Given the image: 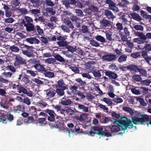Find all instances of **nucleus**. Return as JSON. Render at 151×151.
I'll use <instances>...</instances> for the list:
<instances>
[{
  "mask_svg": "<svg viewBox=\"0 0 151 151\" xmlns=\"http://www.w3.org/2000/svg\"><path fill=\"white\" fill-rule=\"evenodd\" d=\"M133 123L135 124H147L148 127L149 124L151 125V116L139 113L137 117L134 118L133 116Z\"/></svg>",
  "mask_w": 151,
  "mask_h": 151,
  "instance_id": "obj_1",
  "label": "nucleus"
},
{
  "mask_svg": "<svg viewBox=\"0 0 151 151\" xmlns=\"http://www.w3.org/2000/svg\"><path fill=\"white\" fill-rule=\"evenodd\" d=\"M132 121H131L130 119H128L126 117L123 116L119 120L115 119L113 122V123L119 125L123 131V132L119 133L120 134H121L124 133V130L127 129L129 126H132Z\"/></svg>",
  "mask_w": 151,
  "mask_h": 151,
  "instance_id": "obj_2",
  "label": "nucleus"
},
{
  "mask_svg": "<svg viewBox=\"0 0 151 151\" xmlns=\"http://www.w3.org/2000/svg\"><path fill=\"white\" fill-rule=\"evenodd\" d=\"M59 35H57V40L58 41L57 42L58 45L60 47H64L68 45V42L66 41V37L64 35L58 33Z\"/></svg>",
  "mask_w": 151,
  "mask_h": 151,
  "instance_id": "obj_3",
  "label": "nucleus"
},
{
  "mask_svg": "<svg viewBox=\"0 0 151 151\" xmlns=\"http://www.w3.org/2000/svg\"><path fill=\"white\" fill-rule=\"evenodd\" d=\"M94 130L95 131L98 132V135H104L107 137H111L112 136V133L109 132L106 129L102 131L103 128L101 127H95L94 128Z\"/></svg>",
  "mask_w": 151,
  "mask_h": 151,
  "instance_id": "obj_4",
  "label": "nucleus"
},
{
  "mask_svg": "<svg viewBox=\"0 0 151 151\" xmlns=\"http://www.w3.org/2000/svg\"><path fill=\"white\" fill-rule=\"evenodd\" d=\"M100 23V28L101 29H107L111 26V22L105 19H103Z\"/></svg>",
  "mask_w": 151,
  "mask_h": 151,
  "instance_id": "obj_5",
  "label": "nucleus"
},
{
  "mask_svg": "<svg viewBox=\"0 0 151 151\" xmlns=\"http://www.w3.org/2000/svg\"><path fill=\"white\" fill-rule=\"evenodd\" d=\"M26 63L25 60L20 56L16 55L14 65L15 67H19L21 65H24Z\"/></svg>",
  "mask_w": 151,
  "mask_h": 151,
  "instance_id": "obj_6",
  "label": "nucleus"
},
{
  "mask_svg": "<svg viewBox=\"0 0 151 151\" xmlns=\"http://www.w3.org/2000/svg\"><path fill=\"white\" fill-rule=\"evenodd\" d=\"M134 33L136 36L139 37L141 40H145L147 39H151V33L148 32L144 35L142 32H134Z\"/></svg>",
  "mask_w": 151,
  "mask_h": 151,
  "instance_id": "obj_7",
  "label": "nucleus"
},
{
  "mask_svg": "<svg viewBox=\"0 0 151 151\" xmlns=\"http://www.w3.org/2000/svg\"><path fill=\"white\" fill-rule=\"evenodd\" d=\"M17 92L20 93H22L27 95V96L29 97H31L33 96V93L32 91H28L26 88L22 86V85H20V87L19 88L17 91Z\"/></svg>",
  "mask_w": 151,
  "mask_h": 151,
  "instance_id": "obj_8",
  "label": "nucleus"
},
{
  "mask_svg": "<svg viewBox=\"0 0 151 151\" xmlns=\"http://www.w3.org/2000/svg\"><path fill=\"white\" fill-rule=\"evenodd\" d=\"M102 58L104 60L110 62L114 61L116 58V56L113 54H107L103 56Z\"/></svg>",
  "mask_w": 151,
  "mask_h": 151,
  "instance_id": "obj_9",
  "label": "nucleus"
},
{
  "mask_svg": "<svg viewBox=\"0 0 151 151\" xmlns=\"http://www.w3.org/2000/svg\"><path fill=\"white\" fill-rule=\"evenodd\" d=\"M105 73V75L107 76L110 79H116L118 76L117 74L110 71L106 70Z\"/></svg>",
  "mask_w": 151,
  "mask_h": 151,
  "instance_id": "obj_10",
  "label": "nucleus"
},
{
  "mask_svg": "<svg viewBox=\"0 0 151 151\" xmlns=\"http://www.w3.org/2000/svg\"><path fill=\"white\" fill-rule=\"evenodd\" d=\"M106 3L109 4V7L110 9L114 11L117 12L118 10L115 4L111 0H106Z\"/></svg>",
  "mask_w": 151,
  "mask_h": 151,
  "instance_id": "obj_11",
  "label": "nucleus"
},
{
  "mask_svg": "<svg viewBox=\"0 0 151 151\" xmlns=\"http://www.w3.org/2000/svg\"><path fill=\"white\" fill-rule=\"evenodd\" d=\"M110 129L111 133L117 132L121 129V127L119 125H113L110 126H108Z\"/></svg>",
  "mask_w": 151,
  "mask_h": 151,
  "instance_id": "obj_12",
  "label": "nucleus"
},
{
  "mask_svg": "<svg viewBox=\"0 0 151 151\" xmlns=\"http://www.w3.org/2000/svg\"><path fill=\"white\" fill-rule=\"evenodd\" d=\"M61 104L64 106H70L73 103V101L70 99L63 98L61 100Z\"/></svg>",
  "mask_w": 151,
  "mask_h": 151,
  "instance_id": "obj_13",
  "label": "nucleus"
},
{
  "mask_svg": "<svg viewBox=\"0 0 151 151\" xmlns=\"http://www.w3.org/2000/svg\"><path fill=\"white\" fill-rule=\"evenodd\" d=\"M26 40L27 42L31 44H38L40 42L39 40L35 37H30L27 38Z\"/></svg>",
  "mask_w": 151,
  "mask_h": 151,
  "instance_id": "obj_14",
  "label": "nucleus"
},
{
  "mask_svg": "<svg viewBox=\"0 0 151 151\" xmlns=\"http://www.w3.org/2000/svg\"><path fill=\"white\" fill-rule=\"evenodd\" d=\"M23 25L24 27H26V29L27 32L32 31L35 29L34 25L32 23L28 24L27 23L23 24Z\"/></svg>",
  "mask_w": 151,
  "mask_h": 151,
  "instance_id": "obj_15",
  "label": "nucleus"
},
{
  "mask_svg": "<svg viewBox=\"0 0 151 151\" xmlns=\"http://www.w3.org/2000/svg\"><path fill=\"white\" fill-rule=\"evenodd\" d=\"M34 68L39 72L42 73L44 71L46 70L45 68L44 67V65H41L40 63L38 65L34 67Z\"/></svg>",
  "mask_w": 151,
  "mask_h": 151,
  "instance_id": "obj_16",
  "label": "nucleus"
},
{
  "mask_svg": "<svg viewBox=\"0 0 151 151\" xmlns=\"http://www.w3.org/2000/svg\"><path fill=\"white\" fill-rule=\"evenodd\" d=\"M75 81L80 84L78 87L80 88L84 89L86 86V83L84 81H83L81 78H78L75 79Z\"/></svg>",
  "mask_w": 151,
  "mask_h": 151,
  "instance_id": "obj_17",
  "label": "nucleus"
},
{
  "mask_svg": "<svg viewBox=\"0 0 151 151\" xmlns=\"http://www.w3.org/2000/svg\"><path fill=\"white\" fill-rule=\"evenodd\" d=\"M135 99L137 101H138L140 103L141 105L143 106H147V104L145 102L144 99L138 96L134 97V98H133V104H134L133 103L134 100Z\"/></svg>",
  "mask_w": 151,
  "mask_h": 151,
  "instance_id": "obj_18",
  "label": "nucleus"
},
{
  "mask_svg": "<svg viewBox=\"0 0 151 151\" xmlns=\"http://www.w3.org/2000/svg\"><path fill=\"white\" fill-rule=\"evenodd\" d=\"M66 87H63L62 88H56L55 91L57 94L60 96L64 94V90L66 89Z\"/></svg>",
  "mask_w": 151,
  "mask_h": 151,
  "instance_id": "obj_19",
  "label": "nucleus"
},
{
  "mask_svg": "<svg viewBox=\"0 0 151 151\" xmlns=\"http://www.w3.org/2000/svg\"><path fill=\"white\" fill-rule=\"evenodd\" d=\"M25 109V107L23 105H18L14 108V110L15 112H17L19 111H24Z\"/></svg>",
  "mask_w": 151,
  "mask_h": 151,
  "instance_id": "obj_20",
  "label": "nucleus"
},
{
  "mask_svg": "<svg viewBox=\"0 0 151 151\" xmlns=\"http://www.w3.org/2000/svg\"><path fill=\"white\" fill-rule=\"evenodd\" d=\"M30 63L32 65V66L34 68L35 66L40 63V61L38 59L33 58L30 60Z\"/></svg>",
  "mask_w": 151,
  "mask_h": 151,
  "instance_id": "obj_21",
  "label": "nucleus"
},
{
  "mask_svg": "<svg viewBox=\"0 0 151 151\" xmlns=\"http://www.w3.org/2000/svg\"><path fill=\"white\" fill-rule=\"evenodd\" d=\"M22 53L24 55L28 57H32L34 54L32 51H28L27 50H22Z\"/></svg>",
  "mask_w": 151,
  "mask_h": 151,
  "instance_id": "obj_22",
  "label": "nucleus"
},
{
  "mask_svg": "<svg viewBox=\"0 0 151 151\" xmlns=\"http://www.w3.org/2000/svg\"><path fill=\"white\" fill-rule=\"evenodd\" d=\"M119 68L123 71H125L129 70L132 71V65H130L127 66H125L123 65H120Z\"/></svg>",
  "mask_w": 151,
  "mask_h": 151,
  "instance_id": "obj_23",
  "label": "nucleus"
},
{
  "mask_svg": "<svg viewBox=\"0 0 151 151\" xmlns=\"http://www.w3.org/2000/svg\"><path fill=\"white\" fill-rule=\"evenodd\" d=\"M78 86H75V85L73 86L70 85L69 86V89L70 90L71 93L73 94L76 93L77 92Z\"/></svg>",
  "mask_w": 151,
  "mask_h": 151,
  "instance_id": "obj_24",
  "label": "nucleus"
},
{
  "mask_svg": "<svg viewBox=\"0 0 151 151\" xmlns=\"http://www.w3.org/2000/svg\"><path fill=\"white\" fill-rule=\"evenodd\" d=\"M64 84V82L62 79H61L58 80L57 82V83L56 84L55 86L56 88H62L63 87H66L63 86Z\"/></svg>",
  "mask_w": 151,
  "mask_h": 151,
  "instance_id": "obj_25",
  "label": "nucleus"
},
{
  "mask_svg": "<svg viewBox=\"0 0 151 151\" xmlns=\"http://www.w3.org/2000/svg\"><path fill=\"white\" fill-rule=\"evenodd\" d=\"M32 19L30 17L26 16L25 17V19H23L22 23L24 24L28 23V24L31 23V22H33Z\"/></svg>",
  "mask_w": 151,
  "mask_h": 151,
  "instance_id": "obj_26",
  "label": "nucleus"
},
{
  "mask_svg": "<svg viewBox=\"0 0 151 151\" xmlns=\"http://www.w3.org/2000/svg\"><path fill=\"white\" fill-rule=\"evenodd\" d=\"M105 13V15L109 19H113L115 18L114 15L110 11L106 10Z\"/></svg>",
  "mask_w": 151,
  "mask_h": 151,
  "instance_id": "obj_27",
  "label": "nucleus"
},
{
  "mask_svg": "<svg viewBox=\"0 0 151 151\" xmlns=\"http://www.w3.org/2000/svg\"><path fill=\"white\" fill-rule=\"evenodd\" d=\"M44 74L46 77L49 78H52L55 76V74L53 72L50 71H44Z\"/></svg>",
  "mask_w": 151,
  "mask_h": 151,
  "instance_id": "obj_28",
  "label": "nucleus"
},
{
  "mask_svg": "<svg viewBox=\"0 0 151 151\" xmlns=\"http://www.w3.org/2000/svg\"><path fill=\"white\" fill-rule=\"evenodd\" d=\"M142 55L143 58L146 60L147 62H149L150 60L151 59V58L148 57L147 54L146 52L143 51L142 52Z\"/></svg>",
  "mask_w": 151,
  "mask_h": 151,
  "instance_id": "obj_29",
  "label": "nucleus"
},
{
  "mask_svg": "<svg viewBox=\"0 0 151 151\" xmlns=\"http://www.w3.org/2000/svg\"><path fill=\"white\" fill-rule=\"evenodd\" d=\"M122 19L125 24L128 25L131 24V21L132 19L129 17H127V18H126L125 17V16H123L122 17Z\"/></svg>",
  "mask_w": 151,
  "mask_h": 151,
  "instance_id": "obj_30",
  "label": "nucleus"
},
{
  "mask_svg": "<svg viewBox=\"0 0 151 151\" xmlns=\"http://www.w3.org/2000/svg\"><path fill=\"white\" fill-rule=\"evenodd\" d=\"M103 101L106 103L108 106H111L113 104V103L110 99L108 98L107 97H104L103 98Z\"/></svg>",
  "mask_w": 151,
  "mask_h": 151,
  "instance_id": "obj_31",
  "label": "nucleus"
},
{
  "mask_svg": "<svg viewBox=\"0 0 151 151\" xmlns=\"http://www.w3.org/2000/svg\"><path fill=\"white\" fill-rule=\"evenodd\" d=\"M132 17L133 19L138 21L142 19V18L138 14L135 13H133Z\"/></svg>",
  "mask_w": 151,
  "mask_h": 151,
  "instance_id": "obj_32",
  "label": "nucleus"
},
{
  "mask_svg": "<svg viewBox=\"0 0 151 151\" xmlns=\"http://www.w3.org/2000/svg\"><path fill=\"white\" fill-rule=\"evenodd\" d=\"M96 39L98 41L101 43H104L105 42V39L104 37L100 35H97L95 36Z\"/></svg>",
  "mask_w": 151,
  "mask_h": 151,
  "instance_id": "obj_33",
  "label": "nucleus"
},
{
  "mask_svg": "<svg viewBox=\"0 0 151 151\" xmlns=\"http://www.w3.org/2000/svg\"><path fill=\"white\" fill-rule=\"evenodd\" d=\"M55 59L56 60L62 63L65 62L64 59L60 55L58 54L54 56Z\"/></svg>",
  "mask_w": 151,
  "mask_h": 151,
  "instance_id": "obj_34",
  "label": "nucleus"
},
{
  "mask_svg": "<svg viewBox=\"0 0 151 151\" xmlns=\"http://www.w3.org/2000/svg\"><path fill=\"white\" fill-rule=\"evenodd\" d=\"M129 1H126V0H121V1H120L119 4V6H122L123 7H127V5L129 4Z\"/></svg>",
  "mask_w": 151,
  "mask_h": 151,
  "instance_id": "obj_35",
  "label": "nucleus"
},
{
  "mask_svg": "<svg viewBox=\"0 0 151 151\" xmlns=\"http://www.w3.org/2000/svg\"><path fill=\"white\" fill-rule=\"evenodd\" d=\"M127 57L126 55H121L118 59V61L120 63H122L123 62L125 61L126 60Z\"/></svg>",
  "mask_w": 151,
  "mask_h": 151,
  "instance_id": "obj_36",
  "label": "nucleus"
},
{
  "mask_svg": "<svg viewBox=\"0 0 151 151\" xmlns=\"http://www.w3.org/2000/svg\"><path fill=\"white\" fill-rule=\"evenodd\" d=\"M81 31V32L83 33H87L89 31L88 27L85 25L82 26L81 28L79 29Z\"/></svg>",
  "mask_w": 151,
  "mask_h": 151,
  "instance_id": "obj_37",
  "label": "nucleus"
},
{
  "mask_svg": "<svg viewBox=\"0 0 151 151\" xmlns=\"http://www.w3.org/2000/svg\"><path fill=\"white\" fill-rule=\"evenodd\" d=\"M37 73V71H34L32 70L27 69L26 70V73L29 74L31 76L33 77H35L36 76Z\"/></svg>",
  "mask_w": 151,
  "mask_h": 151,
  "instance_id": "obj_38",
  "label": "nucleus"
},
{
  "mask_svg": "<svg viewBox=\"0 0 151 151\" xmlns=\"http://www.w3.org/2000/svg\"><path fill=\"white\" fill-rule=\"evenodd\" d=\"M89 9L91 11L94 12H98V8L94 6L93 4L91 5L89 7Z\"/></svg>",
  "mask_w": 151,
  "mask_h": 151,
  "instance_id": "obj_39",
  "label": "nucleus"
},
{
  "mask_svg": "<svg viewBox=\"0 0 151 151\" xmlns=\"http://www.w3.org/2000/svg\"><path fill=\"white\" fill-rule=\"evenodd\" d=\"M9 49L12 52H18L19 50V48L18 47L15 46L14 45L10 46Z\"/></svg>",
  "mask_w": 151,
  "mask_h": 151,
  "instance_id": "obj_40",
  "label": "nucleus"
},
{
  "mask_svg": "<svg viewBox=\"0 0 151 151\" xmlns=\"http://www.w3.org/2000/svg\"><path fill=\"white\" fill-rule=\"evenodd\" d=\"M29 12V13L34 15H37L40 12V10L37 9H30Z\"/></svg>",
  "mask_w": 151,
  "mask_h": 151,
  "instance_id": "obj_41",
  "label": "nucleus"
},
{
  "mask_svg": "<svg viewBox=\"0 0 151 151\" xmlns=\"http://www.w3.org/2000/svg\"><path fill=\"white\" fill-rule=\"evenodd\" d=\"M69 68L76 73H79V70L78 68L76 67L70 65L69 66Z\"/></svg>",
  "mask_w": 151,
  "mask_h": 151,
  "instance_id": "obj_42",
  "label": "nucleus"
},
{
  "mask_svg": "<svg viewBox=\"0 0 151 151\" xmlns=\"http://www.w3.org/2000/svg\"><path fill=\"white\" fill-rule=\"evenodd\" d=\"M92 73L94 76L96 78H99L101 76V73L99 70L97 71L95 70H93Z\"/></svg>",
  "mask_w": 151,
  "mask_h": 151,
  "instance_id": "obj_43",
  "label": "nucleus"
},
{
  "mask_svg": "<svg viewBox=\"0 0 151 151\" xmlns=\"http://www.w3.org/2000/svg\"><path fill=\"white\" fill-rule=\"evenodd\" d=\"M133 79L136 81L139 82L142 80L141 76L138 75H135L133 76Z\"/></svg>",
  "mask_w": 151,
  "mask_h": 151,
  "instance_id": "obj_44",
  "label": "nucleus"
},
{
  "mask_svg": "<svg viewBox=\"0 0 151 151\" xmlns=\"http://www.w3.org/2000/svg\"><path fill=\"white\" fill-rule=\"evenodd\" d=\"M55 94V92L54 91L50 90L49 92L47 93V95L49 98H51L54 97Z\"/></svg>",
  "mask_w": 151,
  "mask_h": 151,
  "instance_id": "obj_45",
  "label": "nucleus"
},
{
  "mask_svg": "<svg viewBox=\"0 0 151 151\" xmlns=\"http://www.w3.org/2000/svg\"><path fill=\"white\" fill-rule=\"evenodd\" d=\"M3 76L6 78H10L12 77V73L10 72H4L2 73Z\"/></svg>",
  "mask_w": 151,
  "mask_h": 151,
  "instance_id": "obj_46",
  "label": "nucleus"
},
{
  "mask_svg": "<svg viewBox=\"0 0 151 151\" xmlns=\"http://www.w3.org/2000/svg\"><path fill=\"white\" fill-rule=\"evenodd\" d=\"M78 108L80 109H83V111L86 112H87L88 111V107L82 104H79Z\"/></svg>",
  "mask_w": 151,
  "mask_h": 151,
  "instance_id": "obj_47",
  "label": "nucleus"
},
{
  "mask_svg": "<svg viewBox=\"0 0 151 151\" xmlns=\"http://www.w3.org/2000/svg\"><path fill=\"white\" fill-rule=\"evenodd\" d=\"M90 43L92 46L95 47L100 46L99 44L96 41L92 39L90 40Z\"/></svg>",
  "mask_w": 151,
  "mask_h": 151,
  "instance_id": "obj_48",
  "label": "nucleus"
},
{
  "mask_svg": "<svg viewBox=\"0 0 151 151\" xmlns=\"http://www.w3.org/2000/svg\"><path fill=\"white\" fill-rule=\"evenodd\" d=\"M44 111L48 114L50 115L49 116H54V114H55V113L53 110L49 109H47Z\"/></svg>",
  "mask_w": 151,
  "mask_h": 151,
  "instance_id": "obj_49",
  "label": "nucleus"
},
{
  "mask_svg": "<svg viewBox=\"0 0 151 151\" xmlns=\"http://www.w3.org/2000/svg\"><path fill=\"white\" fill-rule=\"evenodd\" d=\"M46 62L49 64L54 63L56 62V60L52 58H48L46 60Z\"/></svg>",
  "mask_w": 151,
  "mask_h": 151,
  "instance_id": "obj_50",
  "label": "nucleus"
},
{
  "mask_svg": "<svg viewBox=\"0 0 151 151\" xmlns=\"http://www.w3.org/2000/svg\"><path fill=\"white\" fill-rule=\"evenodd\" d=\"M65 47H66L65 48L68 49V51L71 52L72 53L76 51V50L75 48L70 45L68 46L67 45V46Z\"/></svg>",
  "mask_w": 151,
  "mask_h": 151,
  "instance_id": "obj_51",
  "label": "nucleus"
},
{
  "mask_svg": "<svg viewBox=\"0 0 151 151\" xmlns=\"http://www.w3.org/2000/svg\"><path fill=\"white\" fill-rule=\"evenodd\" d=\"M141 67L139 66H136L133 64V71L137 73L139 71Z\"/></svg>",
  "mask_w": 151,
  "mask_h": 151,
  "instance_id": "obj_52",
  "label": "nucleus"
},
{
  "mask_svg": "<svg viewBox=\"0 0 151 151\" xmlns=\"http://www.w3.org/2000/svg\"><path fill=\"white\" fill-rule=\"evenodd\" d=\"M40 40L41 42L45 45H46L48 42L47 38L44 36H42L40 38Z\"/></svg>",
  "mask_w": 151,
  "mask_h": 151,
  "instance_id": "obj_53",
  "label": "nucleus"
},
{
  "mask_svg": "<svg viewBox=\"0 0 151 151\" xmlns=\"http://www.w3.org/2000/svg\"><path fill=\"white\" fill-rule=\"evenodd\" d=\"M66 112L70 116L72 115L75 112L73 110L70 108L66 109Z\"/></svg>",
  "mask_w": 151,
  "mask_h": 151,
  "instance_id": "obj_54",
  "label": "nucleus"
},
{
  "mask_svg": "<svg viewBox=\"0 0 151 151\" xmlns=\"http://www.w3.org/2000/svg\"><path fill=\"white\" fill-rule=\"evenodd\" d=\"M123 109L124 111L129 112L131 115H132V109L129 107L127 106H124L123 108Z\"/></svg>",
  "mask_w": 151,
  "mask_h": 151,
  "instance_id": "obj_55",
  "label": "nucleus"
},
{
  "mask_svg": "<svg viewBox=\"0 0 151 151\" xmlns=\"http://www.w3.org/2000/svg\"><path fill=\"white\" fill-rule=\"evenodd\" d=\"M151 83V81L148 79L143 80L141 81V84L143 85L149 86Z\"/></svg>",
  "mask_w": 151,
  "mask_h": 151,
  "instance_id": "obj_56",
  "label": "nucleus"
},
{
  "mask_svg": "<svg viewBox=\"0 0 151 151\" xmlns=\"http://www.w3.org/2000/svg\"><path fill=\"white\" fill-rule=\"evenodd\" d=\"M65 24L66 25L68 26L69 27L72 29L74 28V27L71 22L69 20H66L65 22Z\"/></svg>",
  "mask_w": 151,
  "mask_h": 151,
  "instance_id": "obj_57",
  "label": "nucleus"
},
{
  "mask_svg": "<svg viewBox=\"0 0 151 151\" xmlns=\"http://www.w3.org/2000/svg\"><path fill=\"white\" fill-rule=\"evenodd\" d=\"M47 11L48 13L52 15H54L56 13L55 11H54L53 9L52 8H47Z\"/></svg>",
  "mask_w": 151,
  "mask_h": 151,
  "instance_id": "obj_58",
  "label": "nucleus"
},
{
  "mask_svg": "<svg viewBox=\"0 0 151 151\" xmlns=\"http://www.w3.org/2000/svg\"><path fill=\"white\" fill-rule=\"evenodd\" d=\"M139 73L141 74L142 76H147V71L142 68H141L140 69Z\"/></svg>",
  "mask_w": 151,
  "mask_h": 151,
  "instance_id": "obj_59",
  "label": "nucleus"
},
{
  "mask_svg": "<svg viewBox=\"0 0 151 151\" xmlns=\"http://www.w3.org/2000/svg\"><path fill=\"white\" fill-rule=\"evenodd\" d=\"M134 28L137 30L143 31L144 29L143 27L142 26L140 25H135L134 26Z\"/></svg>",
  "mask_w": 151,
  "mask_h": 151,
  "instance_id": "obj_60",
  "label": "nucleus"
},
{
  "mask_svg": "<svg viewBox=\"0 0 151 151\" xmlns=\"http://www.w3.org/2000/svg\"><path fill=\"white\" fill-rule=\"evenodd\" d=\"M22 80L25 84L28 83L30 82V80L28 76L26 75H25L24 77L23 78Z\"/></svg>",
  "mask_w": 151,
  "mask_h": 151,
  "instance_id": "obj_61",
  "label": "nucleus"
},
{
  "mask_svg": "<svg viewBox=\"0 0 151 151\" xmlns=\"http://www.w3.org/2000/svg\"><path fill=\"white\" fill-rule=\"evenodd\" d=\"M113 101L117 103H119L122 102L123 100L120 98H114V99Z\"/></svg>",
  "mask_w": 151,
  "mask_h": 151,
  "instance_id": "obj_62",
  "label": "nucleus"
},
{
  "mask_svg": "<svg viewBox=\"0 0 151 151\" xmlns=\"http://www.w3.org/2000/svg\"><path fill=\"white\" fill-rule=\"evenodd\" d=\"M140 12L141 13V15L143 17L147 19L148 16H149V15H147V13L145 11H144L143 10H141Z\"/></svg>",
  "mask_w": 151,
  "mask_h": 151,
  "instance_id": "obj_63",
  "label": "nucleus"
},
{
  "mask_svg": "<svg viewBox=\"0 0 151 151\" xmlns=\"http://www.w3.org/2000/svg\"><path fill=\"white\" fill-rule=\"evenodd\" d=\"M81 75L83 77L87 78L88 79H91V77L88 73H82Z\"/></svg>",
  "mask_w": 151,
  "mask_h": 151,
  "instance_id": "obj_64",
  "label": "nucleus"
}]
</instances>
